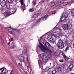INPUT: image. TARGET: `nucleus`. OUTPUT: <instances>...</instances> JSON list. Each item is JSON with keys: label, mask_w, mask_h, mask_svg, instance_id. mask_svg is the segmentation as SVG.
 Returning a JSON list of instances; mask_svg holds the SVG:
<instances>
[{"label": "nucleus", "mask_w": 74, "mask_h": 74, "mask_svg": "<svg viewBox=\"0 0 74 74\" xmlns=\"http://www.w3.org/2000/svg\"><path fill=\"white\" fill-rule=\"evenodd\" d=\"M27 68H28L29 67V66H27Z\"/></svg>", "instance_id": "obj_61"}, {"label": "nucleus", "mask_w": 74, "mask_h": 74, "mask_svg": "<svg viewBox=\"0 0 74 74\" xmlns=\"http://www.w3.org/2000/svg\"><path fill=\"white\" fill-rule=\"evenodd\" d=\"M73 48H74V42L73 43Z\"/></svg>", "instance_id": "obj_52"}, {"label": "nucleus", "mask_w": 74, "mask_h": 74, "mask_svg": "<svg viewBox=\"0 0 74 74\" xmlns=\"http://www.w3.org/2000/svg\"><path fill=\"white\" fill-rule=\"evenodd\" d=\"M29 12H33V11H34V9L31 8L29 9Z\"/></svg>", "instance_id": "obj_31"}, {"label": "nucleus", "mask_w": 74, "mask_h": 74, "mask_svg": "<svg viewBox=\"0 0 74 74\" xmlns=\"http://www.w3.org/2000/svg\"><path fill=\"white\" fill-rule=\"evenodd\" d=\"M4 68L3 67L1 69H0V74L2 73L4 71Z\"/></svg>", "instance_id": "obj_19"}, {"label": "nucleus", "mask_w": 74, "mask_h": 74, "mask_svg": "<svg viewBox=\"0 0 74 74\" xmlns=\"http://www.w3.org/2000/svg\"><path fill=\"white\" fill-rule=\"evenodd\" d=\"M58 4V3H57V4H56V5H57V4Z\"/></svg>", "instance_id": "obj_55"}, {"label": "nucleus", "mask_w": 74, "mask_h": 74, "mask_svg": "<svg viewBox=\"0 0 74 74\" xmlns=\"http://www.w3.org/2000/svg\"><path fill=\"white\" fill-rule=\"evenodd\" d=\"M10 28H11V26H10Z\"/></svg>", "instance_id": "obj_59"}, {"label": "nucleus", "mask_w": 74, "mask_h": 74, "mask_svg": "<svg viewBox=\"0 0 74 74\" xmlns=\"http://www.w3.org/2000/svg\"><path fill=\"white\" fill-rule=\"evenodd\" d=\"M15 10H14L13 11L11 12H6L5 13V15L7 16H10V15H12V14H14L15 12Z\"/></svg>", "instance_id": "obj_7"}, {"label": "nucleus", "mask_w": 74, "mask_h": 74, "mask_svg": "<svg viewBox=\"0 0 74 74\" xmlns=\"http://www.w3.org/2000/svg\"><path fill=\"white\" fill-rule=\"evenodd\" d=\"M23 0H20V2L21 3V5H23V7H22V9H23V10H25V5L24 3H23Z\"/></svg>", "instance_id": "obj_11"}, {"label": "nucleus", "mask_w": 74, "mask_h": 74, "mask_svg": "<svg viewBox=\"0 0 74 74\" xmlns=\"http://www.w3.org/2000/svg\"><path fill=\"white\" fill-rule=\"evenodd\" d=\"M42 62L44 63H46L48 62V58L46 56L45 57H44V58L42 59Z\"/></svg>", "instance_id": "obj_10"}, {"label": "nucleus", "mask_w": 74, "mask_h": 74, "mask_svg": "<svg viewBox=\"0 0 74 74\" xmlns=\"http://www.w3.org/2000/svg\"><path fill=\"white\" fill-rule=\"evenodd\" d=\"M62 55L63 56L65 60H67L69 59V58H67V57L66 56L64 55V53H62Z\"/></svg>", "instance_id": "obj_15"}, {"label": "nucleus", "mask_w": 74, "mask_h": 74, "mask_svg": "<svg viewBox=\"0 0 74 74\" xmlns=\"http://www.w3.org/2000/svg\"><path fill=\"white\" fill-rule=\"evenodd\" d=\"M55 5V3L54 2H51L50 3V6L51 7H52V6H53Z\"/></svg>", "instance_id": "obj_23"}, {"label": "nucleus", "mask_w": 74, "mask_h": 74, "mask_svg": "<svg viewBox=\"0 0 74 74\" xmlns=\"http://www.w3.org/2000/svg\"><path fill=\"white\" fill-rule=\"evenodd\" d=\"M40 58L42 59H43L44 58L46 57L47 56H46V55H45L44 53H42L40 54Z\"/></svg>", "instance_id": "obj_13"}, {"label": "nucleus", "mask_w": 74, "mask_h": 74, "mask_svg": "<svg viewBox=\"0 0 74 74\" xmlns=\"http://www.w3.org/2000/svg\"><path fill=\"white\" fill-rule=\"evenodd\" d=\"M10 42H9L8 43V45H9V46H10Z\"/></svg>", "instance_id": "obj_53"}, {"label": "nucleus", "mask_w": 74, "mask_h": 74, "mask_svg": "<svg viewBox=\"0 0 74 74\" xmlns=\"http://www.w3.org/2000/svg\"><path fill=\"white\" fill-rule=\"evenodd\" d=\"M49 64L51 65V63H50V64Z\"/></svg>", "instance_id": "obj_60"}, {"label": "nucleus", "mask_w": 74, "mask_h": 74, "mask_svg": "<svg viewBox=\"0 0 74 74\" xmlns=\"http://www.w3.org/2000/svg\"><path fill=\"white\" fill-rule=\"evenodd\" d=\"M69 47L68 46H67L66 48V49L65 50V52L67 51V50H69Z\"/></svg>", "instance_id": "obj_33"}, {"label": "nucleus", "mask_w": 74, "mask_h": 74, "mask_svg": "<svg viewBox=\"0 0 74 74\" xmlns=\"http://www.w3.org/2000/svg\"><path fill=\"white\" fill-rule=\"evenodd\" d=\"M56 13L55 11H53L52 12V13L51 14V15H53V14H55Z\"/></svg>", "instance_id": "obj_35"}, {"label": "nucleus", "mask_w": 74, "mask_h": 74, "mask_svg": "<svg viewBox=\"0 0 74 74\" xmlns=\"http://www.w3.org/2000/svg\"><path fill=\"white\" fill-rule=\"evenodd\" d=\"M6 7L7 8H10V5L9 4H7L6 5Z\"/></svg>", "instance_id": "obj_34"}, {"label": "nucleus", "mask_w": 74, "mask_h": 74, "mask_svg": "<svg viewBox=\"0 0 74 74\" xmlns=\"http://www.w3.org/2000/svg\"><path fill=\"white\" fill-rule=\"evenodd\" d=\"M9 33H10V34H14L15 32L14 30H12V31H9Z\"/></svg>", "instance_id": "obj_25"}, {"label": "nucleus", "mask_w": 74, "mask_h": 74, "mask_svg": "<svg viewBox=\"0 0 74 74\" xmlns=\"http://www.w3.org/2000/svg\"><path fill=\"white\" fill-rule=\"evenodd\" d=\"M15 1H18V0H15Z\"/></svg>", "instance_id": "obj_54"}, {"label": "nucleus", "mask_w": 74, "mask_h": 74, "mask_svg": "<svg viewBox=\"0 0 74 74\" xmlns=\"http://www.w3.org/2000/svg\"><path fill=\"white\" fill-rule=\"evenodd\" d=\"M1 41L2 42H3V40L2 39H1Z\"/></svg>", "instance_id": "obj_51"}, {"label": "nucleus", "mask_w": 74, "mask_h": 74, "mask_svg": "<svg viewBox=\"0 0 74 74\" xmlns=\"http://www.w3.org/2000/svg\"><path fill=\"white\" fill-rule=\"evenodd\" d=\"M18 64L19 66H20V67H22V65H21V64L20 63H18Z\"/></svg>", "instance_id": "obj_42"}, {"label": "nucleus", "mask_w": 74, "mask_h": 74, "mask_svg": "<svg viewBox=\"0 0 74 74\" xmlns=\"http://www.w3.org/2000/svg\"><path fill=\"white\" fill-rule=\"evenodd\" d=\"M39 43L40 44V45H39L38 46L41 51H42V52H45L48 55H51L52 53L51 50L44 47L42 44H41V42H39Z\"/></svg>", "instance_id": "obj_1"}, {"label": "nucleus", "mask_w": 74, "mask_h": 74, "mask_svg": "<svg viewBox=\"0 0 74 74\" xmlns=\"http://www.w3.org/2000/svg\"><path fill=\"white\" fill-rule=\"evenodd\" d=\"M27 62H29V60H28V57H27Z\"/></svg>", "instance_id": "obj_45"}, {"label": "nucleus", "mask_w": 74, "mask_h": 74, "mask_svg": "<svg viewBox=\"0 0 74 74\" xmlns=\"http://www.w3.org/2000/svg\"><path fill=\"white\" fill-rule=\"evenodd\" d=\"M47 18H48V15H45L44 17H41L38 20L35 21V25H37V24L40 23V22H41V21H43V20H44V21H45V20H46Z\"/></svg>", "instance_id": "obj_2"}, {"label": "nucleus", "mask_w": 74, "mask_h": 74, "mask_svg": "<svg viewBox=\"0 0 74 74\" xmlns=\"http://www.w3.org/2000/svg\"><path fill=\"white\" fill-rule=\"evenodd\" d=\"M47 74H53V73H52V72L51 71H49L48 73Z\"/></svg>", "instance_id": "obj_36"}, {"label": "nucleus", "mask_w": 74, "mask_h": 74, "mask_svg": "<svg viewBox=\"0 0 74 74\" xmlns=\"http://www.w3.org/2000/svg\"><path fill=\"white\" fill-rule=\"evenodd\" d=\"M38 64H39V63H41V64H42V62H41V60H39L38 61Z\"/></svg>", "instance_id": "obj_37"}, {"label": "nucleus", "mask_w": 74, "mask_h": 74, "mask_svg": "<svg viewBox=\"0 0 74 74\" xmlns=\"http://www.w3.org/2000/svg\"><path fill=\"white\" fill-rule=\"evenodd\" d=\"M33 18H37V14H34L33 16Z\"/></svg>", "instance_id": "obj_30"}, {"label": "nucleus", "mask_w": 74, "mask_h": 74, "mask_svg": "<svg viewBox=\"0 0 74 74\" xmlns=\"http://www.w3.org/2000/svg\"><path fill=\"white\" fill-rule=\"evenodd\" d=\"M44 1H42V3H44Z\"/></svg>", "instance_id": "obj_56"}, {"label": "nucleus", "mask_w": 74, "mask_h": 74, "mask_svg": "<svg viewBox=\"0 0 74 74\" xmlns=\"http://www.w3.org/2000/svg\"><path fill=\"white\" fill-rule=\"evenodd\" d=\"M1 6H2V7H5V5H6V2H3L1 4Z\"/></svg>", "instance_id": "obj_18"}, {"label": "nucleus", "mask_w": 74, "mask_h": 74, "mask_svg": "<svg viewBox=\"0 0 74 74\" xmlns=\"http://www.w3.org/2000/svg\"><path fill=\"white\" fill-rule=\"evenodd\" d=\"M11 29H12V28H11Z\"/></svg>", "instance_id": "obj_57"}, {"label": "nucleus", "mask_w": 74, "mask_h": 74, "mask_svg": "<svg viewBox=\"0 0 74 74\" xmlns=\"http://www.w3.org/2000/svg\"><path fill=\"white\" fill-rule=\"evenodd\" d=\"M25 74H26V73H25Z\"/></svg>", "instance_id": "obj_63"}, {"label": "nucleus", "mask_w": 74, "mask_h": 74, "mask_svg": "<svg viewBox=\"0 0 74 74\" xmlns=\"http://www.w3.org/2000/svg\"><path fill=\"white\" fill-rule=\"evenodd\" d=\"M49 70V68L47 67L44 70L45 72H48Z\"/></svg>", "instance_id": "obj_22"}, {"label": "nucleus", "mask_w": 74, "mask_h": 74, "mask_svg": "<svg viewBox=\"0 0 74 74\" xmlns=\"http://www.w3.org/2000/svg\"><path fill=\"white\" fill-rule=\"evenodd\" d=\"M0 74H7L6 72H4L3 73H1Z\"/></svg>", "instance_id": "obj_47"}, {"label": "nucleus", "mask_w": 74, "mask_h": 74, "mask_svg": "<svg viewBox=\"0 0 74 74\" xmlns=\"http://www.w3.org/2000/svg\"><path fill=\"white\" fill-rule=\"evenodd\" d=\"M17 32H20V30H17Z\"/></svg>", "instance_id": "obj_50"}, {"label": "nucleus", "mask_w": 74, "mask_h": 74, "mask_svg": "<svg viewBox=\"0 0 74 74\" xmlns=\"http://www.w3.org/2000/svg\"><path fill=\"white\" fill-rule=\"evenodd\" d=\"M14 47H15L13 45V46H12L10 48H14Z\"/></svg>", "instance_id": "obj_44"}, {"label": "nucleus", "mask_w": 74, "mask_h": 74, "mask_svg": "<svg viewBox=\"0 0 74 74\" xmlns=\"http://www.w3.org/2000/svg\"><path fill=\"white\" fill-rule=\"evenodd\" d=\"M58 71L59 73H62V69L61 68L59 67L58 69Z\"/></svg>", "instance_id": "obj_21"}, {"label": "nucleus", "mask_w": 74, "mask_h": 74, "mask_svg": "<svg viewBox=\"0 0 74 74\" xmlns=\"http://www.w3.org/2000/svg\"><path fill=\"white\" fill-rule=\"evenodd\" d=\"M57 47L59 49H63L64 47V43H62V44H57Z\"/></svg>", "instance_id": "obj_8"}, {"label": "nucleus", "mask_w": 74, "mask_h": 74, "mask_svg": "<svg viewBox=\"0 0 74 74\" xmlns=\"http://www.w3.org/2000/svg\"><path fill=\"white\" fill-rule=\"evenodd\" d=\"M71 74H74V73H72Z\"/></svg>", "instance_id": "obj_58"}, {"label": "nucleus", "mask_w": 74, "mask_h": 74, "mask_svg": "<svg viewBox=\"0 0 74 74\" xmlns=\"http://www.w3.org/2000/svg\"><path fill=\"white\" fill-rule=\"evenodd\" d=\"M58 29H59V30H60V32H61V29H60V28H59Z\"/></svg>", "instance_id": "obj_49"}, {"label": "nucleus", "mask_w": 74, "mask_h": 74, "mask_svg": "<svg viewBox=\"0 0 74 74\" xmlns=\"http://www.w3.org/2000/svg\"><path fill=\"white\" fill-rule=\"evenodd\" d=\"M53 73V74H55L56 73H57L56 70H54L53 71H51Z\"/></svg>", "instance_id": "obj_26"}, {"label": "nucleus", "mask_w": 74, "mask_h": 74, "mask_svg": "<svg viewBox=\"0 0 74 74\" xmlns=\"http://www.w3.org/2000/svg\"><path fill=\"white\" fill-rule=\"evenodd\" d=\"M41 14V11H39L38 12V15H40Z\"/></svg>", "instance_id": "obj_32"}, {"label": "nucleus", "mask_w": 74, "mask_h": 74, "mask_svg": "<svg viewBox=\"0 0 74 74\" xmlns=\"http://www.w3.org/2000/svg\"><path fill=\"white\" fill-rule=\"evenodd\" d=\"M67 4H68V2H65L63 3V6H64V5H67Z\"/></svg>", "instance_id": "obj_27"}, {"label": "nucleus", "mask_w": 74, "mask_h": 74, "mask_svg": "<svg viewBox=\"0 0 74 74\" xmlns=\"http://www.w3.org/2000/svg\"><path fill=\"white\" fill-rule=\"evenodd\" d=\"M65 40V44L67 45H70V43H69L68 42L69 41V40H68V38H64Z\"/></svg>", "instance_id": "obj_12"}, {"label": "nucleus", "mask_w": 74, "mask_h": 74, "mask_svg": "<svg viewBox=\"0 0 74 74\" xmlns=\"http://www.w3.org/2000/svg\"><path fill=\"white\" fill-rule=\"evenodd\" d=\"M71 16H73V18H74V9H73L72 10L71 13Z\"/></svg>", "instance_id": "obj_17"}, {"label": "nucleus", "mask_w": 74, "mask_h": 74, "mask_svg": "<svg viewBox=\"0 0 74 74\" xmlns=\"http://www.w3.org/2000/svg\"><path fill=\"white\" fill-rule=\"evenodd\" d=\"M63 44V41L61 39H60L58 40V43H57V44Z\"/></svg>", "instance_id": "obj_16"}, {"label": "nucleus", "mask_w": 74, "mask_h": 74, "mask_svg": "<svg viewBox=\"0 0 74 74\" xmlns=\"http://www.w3.org/2000/svg\"><path fill=\"white\" fill-rule=\"evenodd\" d=\"M33 4L34 5H35L36 4V2H34Z\"/></svg>", "instance_id": "obj_48"}, {"label": "nucleus", "mask_w": 74, "mask_h": 74, "mask_svg": "<svg viewBox=\"0 0 74 74\" xmlns=\"http://www.w3.org/2000/svg\"><path fill=\"white\" fill-rule=\"evenodd\" d=\"M66 73H69V69H66Z\"/></svg>", "instance_id": "obj_46"}, {"label": "nucleus", "mask_w": 74, "mask_h": 74, "mask_svg": "<svg viewBox=\"0 0 74 74\" xmlns=\"http://www.w3.org/2000/svg\"><path fill=\"white\" fill-rule=\"evenodd\" d=\"M14 8V6H12L11 5H10V8H11V9H13Z\"/></svg>", "instance_id": "obj_38"}, {"label": "nucleus", "mask_w": 74, "mask_h": 74, "mask_svg": "<svg viewBox=\"0 0 74 74\" xmlns=\"http://www.w3.org/2000/svg\"><path fill=\"white\" fill-rule=\"evenodd\" d=\"M8 30H9V31L10 30V29H8Z\"/></svg>", "instance_id": "obj_62"}, {"label": "nucleus", "mask_w": 74, "mask_h": 74, "mask_svg": "<svg viewBox=\"0 0 74 74\" xmlns=\"http://www.w3.org/2000/svg\"><path fill=\"white\" fill-rule=\"evenodd\" d=\"M24 56L22 55H20L18 57V59L20 62H23L24 60Z\"/></svg>", "instance_id": "obj_9"}, {"label": "nucleus", "mask_w": 74, "mask_h": 74, "mask_svg": "<svg viewBox=\"0 0 74 74\" xmlns=\"http://www.w3.org/2000/svg\"><path fill=\"white\" fill-rule=\"evenodd\" d=\"M12 40H13V39H12V38L10 39V42H11V41H12Z\"/></svg>", "instance_id": "obj_43"}, {"label": "nucleus", "mask_w": 74, "mask_h": 74, "mask_svg": "<svg viewBox=\"0 0 74 74\" xmlns=\"http://www.w3.org/2000/svg\"><path fill=\"white\" fill-rule=\"evenodd\" d=\"M48 40H49L52 43H54L55 42V40L52 37L51 35H49L47 37Z\"/></svg>", "instance_id": "obj_6"}, {"label": "nucleus", "mask_w": 74, "mask_h": 74, "mask_svg": "<svg viewBox=\"0 0 74 74\" xmlns=\"http://www.w3.org/2000/svg\"><path fill=\"white\" fill-rule=\"evenodd\" d=\"M14 1V0H9L8 2L9 3H13V1Z\"/></svg>", "instance_id": "obj_29"}, {"label": "nucleus", "mask_w": 74, "mask_h": 74, "mask_svg": "<svg viewBox=\"0 0 74 74\" xmlns=\"http://www.w3.org/2000/svg\"><path fill=\"white\" fill-rule=\"evenodd\" d=\"M68 16V14H64L62 15L60 21H61V22L64 23L66 22V18Z\"/></svg>", "instance_id": "obj_3"}, {"label": "nucleus", "mask_w": 74, "mask_h": 74, "mask_svg": "<svg viewBox=\"0 0 74 74\" xmlns=\"http://www.w3.org/2000/svg\"><path fill=\"white\" fill-rule=\"evenodd\" d=\"M61 26L64 30H69V29H72V27L68 26L67 24H62L61 25Z\"/></svg>", "instance_id": "obj_4"}, {"label": "nucleus", "mask_w": 74, "mask_h": 74, "mask_svg": "<svg viewBox=\"0 0 74 74\" xmlns=\"http://www.w3.org/2000/svg\"><path fill=\"white\" fill-rule=\"evenodd\" d=\"M14 73H15V72L14 71V70H12L11 72L9 74H14Z\"/></svg>", "instance_id": "obj_28"}, {"label": "nucleus", "mask_w": 74, "mask_h": 74, "mask_svg": "<svg viewBox=\"0 0 74 74\" xmlns=\"http://www.w3.org/2000/svg\"><path fill=\"white\" fill-rule=\"evenodd\" d=\"M27 52V51L26 50H24L22 52V53L23 55H25L26 53V52Z\"/></svg>", "instance_id": "obj_20"}, {"label": "nucleus", "mask_w": 74, "mask_h": 74, "mask_svg": "<svg viewBox=\"0 0 74 74\" xmlns=\"http://www.w3.org/2000/svg\"><path fill=\"white\" fill-rule=\"evenodd\" d=\"M5 2V0H0V4H1L2 3Z\"/></svg>", "instance_id": "obj_24"}, {"label": "nucleus", "mask_w": 74, "mask_h": 74, "mask_svg": "<svg viewBox=\"0 0 74 74\" xmlns=\"http://www.w3.org/2000/svg\"><path fill=\"white\" fill-rule=\"evenodd\" d=\"M65 66L64 64H63L61 65V67L62 68H64V67Z\"/></svg>", "instance_id": "obj_41"}, {"label": "nucleus", "mask_w": 74, "mask_h": 74, "mask_svg": "<svg viewBox=\"0 0 74 74\" xmlns=\"http://www.w3.org/2000/svg\"><path fill=\"white\" fill-rule=\"evenodd\" d=\"M43 43L44 45L48 48H51L52 46L46 41L44 40L43 41Z\"/></svg>", "instance_id": "obj_5"}, {"label": "nucleus", "mask_w": 74, "mask_h": 74, "mask_svg": "<svg viewBox=\"0 0 74 74\" xmlns=\"http://www.w3.org/2000/svg\"><path fill=\"white\" fill-rule=\"evenodd\" d=\"M0 10L1 11H3V10H4V8H0Z\"/></svg>", "instance_id": "obj_40"}, {"label": "nucleus", "mask_w": 74, "mask_h": 74, "mask_svg": "<svg viewBox=\"0 0 74 74\" xmlns=\"http://www.w3.org/2000/svg\"><path fill=\"white\" fill-rule=\"evenodd\" d=\"M59 62H61V63H63V62H64V60H59Z\"/></svg>", "instance_id": "obj_39"}, {"label": "nucleus", "mask_w": 74, "mask_h": 74, "mask_svg": "<svg viewBox=\"0 0 74 74\" xmlns=\"http://www.w3.org/2000/svg\"><path fill=\"white\" fill-rule=\"evenodd\" d=\"M73 67H74L73 64H70L69 67V69H70V71H71V70H72V69L73 68Z\"/></svg>", "instance_id": "obj_14"}]
</instances>
